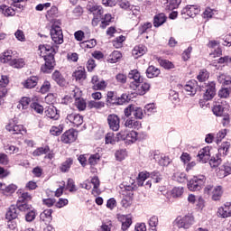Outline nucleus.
Returning <instances> with one entry per match:
<instances>
[{
    "instance_id": "obj_1",
    "label": "nucleus",
    "mask_w": 231,
    "mask_h": 231,
    "mask_svg": "<svg viewBox=\"0 0 231 231\" xmlns=\"http://www.w3.org/2000/svg\"><path fill=\"white\" fill-rule=\"evenodd\" d=\"M40 57H42L45 60V64L41 67L42 73H51L55 68V58L54 55L57 53V47H53L49 44L40 45Z\"/></svg>"
},
{
    "instance_id": "obj_2",
    "label": "nucleus",
    "mask_w": 231,
    "mask_h": 231,
    "mask_svg": "<svg viewBox=\"0 0 231 231\" xmlns=\"http://www.w3.org/2000/svg\"><path fill=\"white\" fill-rule=\"evenodd\" d=\"M128 79L131 81V88L136 91L137 95H145L149 89H151V84L147 82H142V76L138 70H131L128 74Z\"/></svg>"
},
{
    "instance_id": "obj_3",
    "label": "nucleus",
    "mask_w": 231,
    "mask_h": 231,
    "mask_svg": "<svg viewBox=\"0 0 231 231\" xmlns=\"http://www.w3.org/2000/svg\"><path fill=\"white\" fill-rule=\"evenodd\" d=\"M229 149L230 143H223L221 146L218 148V152L216 154V156L209 160L210 167H219V165H221V162H223V159L228 154Z\"/></svg>"
},
{
    "instance_id": "obj_4",
    "label": "nucleus",
    "mask_w": 231,
    "mask_h": 231,
    "mask_svg": "<svg viewBox=\"0 0 231 231\" xmlns=\"http://www.w3.org/2000/svg\"><path fill=\"white\" fill-rule=\"evenodd\" d=\"M60 24V20H57L53 23L51 28V37L54 44H62V42H64V34H62Z\"/></svg>"
},
{
    "instance_id": "obj_5",
    "label": "nucleus",
    "mask_w": 231,
    "mask_h": 231,
    "mask_svg": "<svg viewBox=\"0 0 231 231\" xmlns=\"http://www.w3.org/2000/svg\"><path fill=\"white\" fill-rule=\"evenodd\" d=\"M196 223V220L194 219V216L191 214H188L185 216H179L174 221V224L179 228H183L184 230H189L192 225Z\"/></svg>"
},
{
    "instance_id": "obj_6",
    "label": "nucleus",
    "mask_w": 231,
    "mask_h": 231,
    "mask_svg": "<svg viewBox=\"0 0 231 231\" xmlns=\"http://www.w3.org/2000/svg\"><path fill=\"white\" fill-rule=\"evenodd\" d=\"M207 183V177L204 175H198L194 176L189 182H188V189L191 192H196L197 190H201L203 187Z\"/></svg>"
},
{
    "instance_id": "obj_7",
    "label": "nucleus",
    "mask_w": 231,
    "mask_h": 231,
    "mask_svg": "<svg viewBox=\"0 0 231 231\" xmlns=\"http://www.w3.org/2000/svg\"><path fill=\"white\" fill-rule=\"evenodd\" d=\"M70 97H73L75 98V106L78 107L79 111H84L87 107L86 105V100L82 98V91H80V88H75L71 94Z\"/></svg>"
},
{
    "instance_id": "obj_8",
    "label": "nucleus",
    "mask_w": 231,
    "mask_h": 231,
    "mask_svg": "<svg viewBox=\"0 0 231 231\" xmlns=\"http://www.w3.org/2000/svg\"><path fill=\"white\" fill-rule=\"evenodd\" d=\"M91 185H93V189H92L93 196H98V194H99L98 188L100 187V180H98V177H93L90 181L85 180L81 184V187H82V189L90 190Z\"/></svg>"
},
{
    "instance_id": "obj_9",
    "label": "nucleus",
    "mask_w": 231,
    "mask_h": 231,
    "mask_svg": "<svg viewBox=\"0 0 231 231\" xmlns=\"http://www.w3.org/2000/svg\"><path fill=\"white\" fill-rule=\"evenodd\" d=\"M134 116L136 120H142L143 118V110L142 107H138L134 105H130L126 108H125V116Z\"/></svg>"
},
{
    "instance_id": "obj_10",
    "label": "nucleus",
    "mask_w": 231,
    "mask_h": 231,
    "mask_svg": "<svg viewBox=\"0 0 231 231\" xmlns=\"http://www.w3.org/2000/svg\"><path fill=\"white\" fill-rule=\"evenodd\" d=\"M117 140H123L125 143H134L138 140V133L135 131L127 132H119L117 134Z\"/></svg>"
},
{
    "instance_id": "obj_11",
    "label": "nucleus",
    "mask_w": 231,
    "mask_h": 231,
    "mask_svg": "<svg viewBox=\"0 0 231 231\" xmlns=\"http://www.w3.org/2000/svg\"><path fill=\"white\" fill-rule=\"evenodd\" d=\"M6 131L11 133V134H26V129L23 125H17L15 121L11 120L5 126Z\"/></svg>"
},
{
    "instance_id": "obj_12",
    "label": "nucleus",
    "mask_w": 231,
    "mask_h": 231,
    "mask_svg": "<svg viewBox=\"0 0 231 231\" xmlns=\"http://www.w3.org/2000/svg\"><path fill=\"white\" fill-rule=\"evenodd\" d=\"M77 136H79V133L75 129H69L61 135V142L63 143H73L77 140Z\"/></svg>"
},
{
    "instance_id": "obj_13",
    "label": "nucleus",
    "mask_w": 231,
    "mask_h": 231,
    "mask_svg": "<svg viewBox=\"0 0 231 231\" xmlns=\"http://www.w3.org/2000/svg\"><path fill=\"white\" fill-rule=\"evenodd\" d=\"M107 124L111 131H118L120 129V117L116 114H110L107 116Z\"/></svg>"
},
{
    "instance_id": "obj_14",
    "label": "nucleus",
    "mask_w": 231,
    "mask_h": 231,
    "mask_svg": "<svg viewBox=\"0 0 231 231\" xmlns=\"http://www.w3.org/2000/svg\"><path fill=\"white\" fill-rule=\"evenodd\" d=\"M66 120L69 122V124H72L73 127H79L84 123V117L79 114H69Z\"/></svg>"
},
{
    "instance_id": "obj_15",
    "label": "nucleus",
    "mask_w": 231,
    "mask_h": 231,
    "mask_svg": "<svg viewBox=\"0 0 231 231\" xmlns=\"http://www.w3.org/2000/svg\"><path fill=\"white\" fill-rule=\"evenodd\" d=\"M197 158L200 163H207L210 160V147L206 146L199 151Z\"/></svg>"
},
{
    "instance_id": "obj_16",
    "label": "nucleus",
    "mask_w": 231,
    "mask_h": 231,
    "mask_svg": "<svg viewBox=\"0 0 231 231\" xmlns=\"http://www.w3.org/2000/svg\"><path fill=\"white\" fill-rule=\"evenodd\" d=\"M214 97H216V83L210 82L206 86L203 98L204 100H212Z\"/></svg>"
},
{
    "instance_id": "obj_17",
    "label": "nucleus",
    "mask_w": 231,
    "mask_h": 231,
    "mask_svg": "<svg viewBox=\"0 0 231 231\" xmlns=\"http://www.w3.org/2000/svg\"><path fill=\"white\" fill-rule=\"evenodd\" d=\"M217 216L219 217H231V202H226L222 207L218 208Z\"/></svg>"
},
{
    "instance_id": "obj_18",
    "label": "nucleus",
    "mask_w": 231,
    "mask_h": 231,
    "mask_svg": "<svg viewBox=\"0 0 231 231\" xmlns=\"http://www.w3.org/2000/svg\"><path fill=\"white\" fill-rule=\"evenodd\" d=\"M184 91H186L187 95H189V97H194V95L198 91V81H188L187 84L184 86Z\"/></svg>"
},
{
    "instance_id": "obj_19",
    "label": "nucleus",
    "mask_w": 231,
    "mask_h": 231,
    "mask_svg": "<svg viewBox=\"0 0 231 231\" xmlns=\"http://www.w3.org/2000/svg\"><path fill=\"white\" fill-rule=\"evenodd\" d=\"M227 109L228 106L226 105V101H222L221 103H216L212 111L216 116H223V113Z\"/></svg>"
},
{
    "instance_id": "obj_20",
    "label": "nucleus",
    "mask_w": 231,
    "mask_h": 231,
    "mask_svg": "<svg viewBox=\"0 0 231 231\" xmlns=\"http://www.w3.org/2000/svg\"><path fill=\"white\" fill-rule=\"evenodd\" d=\"M117 218L122 223V230H127L133 225V217L131 215H118Z\"/></svg>"
},
{
    "instance_id": "obj_21",
    "label": "nucleus",
    "mask_w": 231,
    "mask_h": 231,
    "mask_svg": "<svg viewBox=\"0 0 231 231\" xmlns=\"http://www.w3.org/2000/svg\"><path fill=\"white\" fill-rule=\"evenodd\" d=\"M200 10L196 5H187L182 9V15H188V17H196L199 14Z\"/></svg>"
},
{
    "instance_id": "obj_22",
    "label": "nucleus",
    "mask_w": 231,
    "mask_h": 231,
    "mask_svg": "<svg viewBox=\"0 0 231 231\" xmlns=\"http://www.w3.org/2000/svg\"><path fill=\"white\" fill-rule=\"evenodd\" d=\"M14 59V51L12 50H7L0 54V62L2 64H8L12 62Z\"/></svg>"
},
{
    "instance_id": "obj_23",
    "label": "nucleus",
    "mask_w": 231,
    "mask_h": 231,
    "mask_svg": "<svg viewBox=\"0 0 231 231\" xmlns=\"http://www.w3.org/2000/svg\"><path fill=\"white\" fill-rule=\"evenodd\" d=\"M87 9L88 12L93 14L96 17H100L102 14H104V9L100 5H93V4H88L87 5Z\"/></svg>"
},
{
    "instance_id": "obj_24",
    "label": "nucleus",
    "mask_w": 231,
    "mask_h": 231,
    "mask_svg": "<svg viewBox=\"0 0 231 231\" xmlns=\"http://www.w3.org/2000/svg\"><path fill=\"white\" fill-rule=\"evenodd\" d=\"M125 126L127 129H140L142 127V123L140 121L131 117L125 120Z\"/></svg>"
},
{
    "instance_id": "obj_25",
    "label": "nucleus",
    "mask_w": 231,
    "mask_h": 231,
    "mask_svg": "<svg viewBox=\"0 0 231 231\" xmlns=\"http://www.w3.org/2000/svg\"><path fill=\"white\" fill-rule=\"evenodd\" d=\"M147 53V47L144 45H137L134 48L132 51V55L138 59L139 57H143V55H145Z\"/></svg>"
},
{
    "instance_id": "obj_26",
    "label": "nucleus",
    "mask_w": 231,
    "mask_h": 231,
    "mask_svg": "<svg viewBox=\"0 0 231 231\" xmlns=\"http://www.w3.org/2000/svg\"><path fill=\"white\" fill-rule=\"evenodd\" d=\"M45 116L47 118H51V120H59V112L57 111V107L51 106L45 110Z\"/></svg>"
},
{
    "instance_id": "obj_27",
    "label": "nucleus",
    "mask_w": 231,
    "mask_h": 231,
    "mask_svg": "<svg viewBox=\"0 0 231 231\" xmlns=\"http://www.w3.org/2000/svg\"><path fill=\"white\" fill-rule=\"evenodd\" d=\"M39 82V78L32 76L28 78L23 83V88H26V89H33L35 86H37Z\"/></svg>"
},
{
    "instance_id": "obj_28",
    "label": "nucleus",
    "mask_w": 231,
    "mask_h": 231,
    "mask_svg": "<svg viewBox=\"0 0 231 231\" xmlns=\"http://www.w3.org/2000/svg\"><path fill=\"white\" fill-rule=\"evenodd\" d=\"M18 210L19 209L14 205L11 206L5 214V218L8 219V221L17 219V216L19 215Z\"/></svg>"
},
{
    "instance_id": "obj_29",
    "label": "nucleus",
    "mask_w": 231,
    "mask_h": 231,
    "mask_svg": "<svg viewBox=\"0 0 231 231\" xmlns=\"http://www.w3.org/2000/svg\"><path fill=\"white\" fill-rule=\"evenodd\" d=\"M26 65V61H24V59L23 58H18V59H14L10 61L9 66L11 68H14L16 69H21V68H24Z\"/></svg>"
},
{
    "instance_id": "obj_30",
    "label": "nucleus",
    "mask_w": 231,
    "mask_h": 231,
    "mask_svg": "<svg viewBox=\"0 0 231 231\" xmlns=\"http://www.w3.org/2000/svg\"><path fill=\"white\" fill-rule=\"evenodd\" d=\"M165 21H167V16H165V14H159L153 18V26L155 28H160V26L164 24Z\"/></svg>"
},
{
    "instance_id": "obj_31",
    "label": "nucleus",
    "mask_w": 231,
    "mask_h": 231,
    "mask_svg": "<svg viewBox=\"0 0 231 231\" xmlns=\"http://www.w3.org/2000/svg\"><path fill=\"white\" fill-rule=\"evenodd\" d=\"M154 159L158 160V163L162 167H167L171 164V162H172L167 155H154Z\"/></svg>"
},
{
    "instance_id": "obj_32",
    "label": "nucleus",
    "mask_w": 231,
    "mask_h": 231,
    "mask_svg": "<svg viewBox=\"0 0 231 231\" xmlns=\"http://www.w3.org/2000/svg\"><path fill=\"white\" fill-rule=\"evenodd\" d=\"M230 174H231V162H226L221 167L220 171H218V176H220V178H225Z\"/></svg>"
},
{
    "instance_id": "obj_33",
    "label": "nucleus",
    "mask_w": 231,
    "mask_h": 231,
    "mask_svg": "<svg viewBox=\"0 0 231 231\" xmlns=\"http://www.w3.org/2000/svg\"><path fill=\"white\" fill-rule=\"evenodd\" d=\"M52 80L57 82L59 86H66V79H64V77H62V74H60V72H59L58 70H55L52 73Z\"/></svg>"
},
{
    "instance_id": "obj_34",
    "label": "nucleus",
    "mask_w": 231,
    "mask_h": 231,
    "mask_svg": "<svg viewBox=\"0 0 231 231\" xmlns=\"http://www.w3.org/2000/svg\"><path fill=\"white\" fill-rule=\"evenodd\" d=\"M211 194L213 201H219L221 196H223V188L221 186H215Z\"/></svg>"
},
{
    "instance_id": "obj_35",
    "label": "nucleus",
    "mask_w": 231,
    "mask_h": 231,
    "mask_svg": "<svg viewBox=\"0 0 231 231\" xmlns=\"http://www.w3.org/2000/svg\"><path fill=\"white\" fill-rule=\"evenodd\" d=\"M0 10L5 17H14L15 15V10L8 5H1Z\"/></svg>"
},
{
    "instance_id": "obj_36",
    "label": "nucleus",
    "mask_w": 231,
    "mask_h": 231,
    "mask_svg": "<svg viewBox=\"0 0 231 231\" xmlns=\"http://www.w3.org/2000/svg\"><path fill=\"white\" fill-rule=\"evenodd\" d=\"M121 140H118V134H116V136H115V133L110 132L107 133L106 134L105 137V142L106 144H111V145H115V143H116V142H120Z\"/></svg>"
},
{
    "instance_id": "obj_37",
    "label": "nucleus",
    "mask_w": 231,
    "mask_h": 231,
    "mask_svg": "<svg viewBox=\"0 0 231 231\" xmlns=\"http://www.w3.org/2000/svg\"><path fill=\"white\" fill-rule=\"evenodd\" d=\"M158 75H160V70L154 66H150L146 69V77H148V79H154V77H158Z\"/></svg>"
},
{
    "instance_id": "obj_38",
    "label": "nucleus",
    "mask_w": 231,
    "mask_h": 231,
    "mask_svg": "<svg viewBox=\"0 0 231 231\" xmlns=\"http://www.w3.org/2000/svg\"><path fill=\"white\" fill-rule=\"evenodd\" d=\"M148 178H151V173L147 171L140 172L137 177L138 187H143V181H145V180H147Z\"/></svg>"
},
{
    "instance_id": "obj_39",
    "label": "nucleus",
    "mask_w": 231,
    "mask_h": 231,
    "mask_svg": "<svg viewBox=\"0 0 231 231\" xmlns=\"http://www.w3.org/2000/svg\"><path fill=\"white\" fill-rule=\"evenodd\" d=\"M122 59V53L118 51H114L109 56L107 60L111 64H116V62H118V60Z\"/></svg>"
},
{
    "instance_id": "obj_40",
    "label": "nucleus",
    "mask_w": 231,
    "mask_h": 231,
    "mask_svg": "<svg viewBox=\"0 0 231 231\" xmlns=\"http://www.w3.org/2000/svg\"><path fill=\"white\" fill-rule=\"evenodd\" d=\"M174 181H178V183H185L187 181V173L177 171L173 174Z\"/></svg>"
},
{
    "instance_id": "obj_41",
    "label": "nucleus",
    "mask_w": 231,
    "mask_h": 231,
    "mask_svg": "<svg viewBox=\"0 0 231 231\" xmlns=\"http://www.w3.org/2000/svg\"><path fill=\"white\" fill-rule=\"evenodd\" d=\"M18 201L28 203V201H32V196L28 192L19 190Z\"/></svg>"
},
{
    "instance_id": "obj_42",
    "label": "nucleus",
    "mask_w": 231,
    "mask_h": 231,
    "mask_svg": "<svg viewBox=\"0 0 231 231\" xmlns=\"http://www.w3.org/2000/svg\"><path fill=\"white\" fill-rule=\"evenodd\" d=\"M158 62L162 68H164V69H174V63L170 61L169 60H163L162 58H159Z\"/></svg>"
},
{
    "instance_id": "obj_43",
    "label": "nucleus",
    "mask_w": 231,
    "mask_h": 231,
    "mask_svg": "<svg viewBox=\"0 0 231 231\" xmlns=\"http://www.w3.org/2000/svg\"><path fill=\"white\" fill-rule=\"evenodd\" d=\"M217 80L222 86H231V77L226 74H220L217 76Z\"/></svg>"
},
{
    "instance_id": "obj_44",
    "label": "nucleus",
    "mask_w": 231,
    "mask_h": 231,
    "mask_svg": "<svg viewBox=\"0 0 231 231\" xmlns=\"http://www.w3.org/2000/svg\"><path fill=\"white\" fill-rule=\"evenodd\" d=\"M71 165H73V159L69 158L61 163L60 170L61 172H69V169H71Z\"/></svg>"
},
{
    "instance_id": "obj_45",
    "label": "nucleus",
    "mask_w": 231,
    "mask_h": 231,
    "mask_svg": "<svg viewBox=\"0 0 231 231\" xmlns=\"http://www.w3.org/2000/svg\"><path fill=\"white\" fill-rule=\"evenodd\" d=\"M64 131V125H59L58 126H51L50 129V134L52 136H60Z\"/></svg>"
},
{
    "instance_id": "obj_46",
    "label": "nucleus",
    "mask_w": 231,
    "mask_h": 231,
    "mask_svg": "<svg viewBox=\"0 0 231 231\" xmlns=\"http://www.w3.org/2000/svg\"><path fill=\"white\" fill-rule=\"evenodd\" d=\"M51 209H45L42 213H41L40 219L45 223H50V221H51Z\"/></svg>"
},
{
    "instance_id": "obj_47",
    "label": "nucleus",
    "mask_w": 231,
    "mask_h": 231,
    "mask_svg": "<svg viewBox=\"0 0 231 231\" xmlns=\"http://www.w3.org/2000/svg\"><path fill=\"white\" fill-rule=\"evenodd\" d=\"M88 106L89 109H102L103 107H106V103L102 101L91 100L88 102Z\"/></svg>"
},
{
    "instance_id": "obj_48",
    "label": "nucleus",
    "mask_w": 231,
    "mask_h": 231,
    "mask_svg": "<svg viewBox=\"0 0 231 231\" xmlns=\"http://www.w3.org/2000/svg\"><path fill=\"white\" fill-rule=\"evenodd\" d=\"M115 156L117 162H124V160L127 158V150L125 149L117 150L115 153Z\"/></svg>"
},
{
    "instance_id": "obj_49",
    "label": "nucleus",
    "mask_w": 231,
    "mask_h": 231,
    "mask_svg": "<svg viewBox=\"0 0 231 231\" xmlns=\"http://www.w3.org/2000/svg\"><path fill=\"white\" fill-rule=\"evenodd\" d=\"M111 21H113V17L110 14H105V16L101 20L100 28H107L109 26Z\"/></svg>"
},
{
    "instance_id": "obj_50",
    "label": "nucleus",
    "mask_w": 231,
    "mask_h": 231,
    "mask_svg": "<svg viewBox=\"0 0 231 231\" xmlns=\"http://www.w3.org/2000/svg\"><path fill=\"white\" fill-rule=\"evenodd\" d=\"M163 5H166V6H169V8H171V10H174L180 6L181 4V0H168L163 1Z\"/></svg>"
},
{
    "instance_id": "obj_51",
    "label": "nucleus",
    "mask_w": 231,
    "mask_h": 231,
    "mask_svg": "<svg viewBox=\"0 0 231 231\" xmlns=\"http://www.w3.org/2000/svg\"><path fill=\"white\" fill-rule=\"evenodd\" d=\"M95 46H97V40L95 39L85 41L80 43V48H83L84 50H86V48H95Z\"/></svg>"
},
{
    "instance_id": "obj_52",
    "label": "nucleus",
    "mask_w": 231,
    "mask_h": 231,
    "mask_svg": "<svg viewBox=\"0 0 231 231\" xmlns=\"http://www.w3.org/2000/svg\"><path fill=\"white\" fill-rule=\"evenodd\" d=\"M48 152H50L49 146L40 147L33 151L32 155L33 156H42V154H48Z\"/></svg>"
},
{
    "instance_id": "obj_53",
    "label": "nucleus",
    "mask_w": 231,
    "mask_h": 231,
    "mask_svg": "<svg viewBox=\"0 0 231 231\" xmlns=\"http://www.w3.org/2000/svg\"><path fill=\"white\" fill-rule=\"evenodd\" d=\"M151 28H152V23L146 22L143 24H141L139 26V33L140 35H143V33H147L149 32V30H151Z\"/></svg>"
},
{
    "instance_id": "obj_54",
    "label": "nucleus",
    "mask_w": 231,
    "mask_h": 231,
    "mask_svg": "<svg viewBox=\"0 0 231 231\" xmlns=\"http://www.w3.org/2000/svg\"><path fill=\"white\" fill-rule=\"evenodd\" d=\"M16 208L21 210V212H26V210H30V208H32V205H29L26 202L17 201Z\"/></svg>"
},
{
    "instance_id": "obj_55",
    "label": "nucleus",
    "mask_w": 231,
    "mask_h": 231,
    "mask_svg": "<svg viewBox=\"0 0 231 231\" xmlns=\"http://www.w3.org/2000/svg\"><path fill=\"white\" fill-rule=\"evenodd\" d=\"M30 98L29 97H23L18 104V109H28V106H30Z\"/></svg>"
},
{
    "instance_id": "obj_56",
    "label": "nucleus",
    "mask_w": 231,
    "mask_h": 231,
    "mask_svg": "<svg viewBox=\"0 0 231 231\" xmlns=\"http://www.w3.org/2000/svg\"><path fill=\"white\" fill-rule=\"evenodd\" d=\"M199 82H205L208 79V72L207 69H202L199 71V75L197 76Z\"/></svg>"
},
{
    "instance_id": "obj_57",
    "label": "nucleus",
    "mask_w": 231,
    "mask_h": 231,
    "mask_svg": "<svg viewBox=\"0 0 231 231\" xmlns=\"http://www.w3.org/2000/svg\"><path fill=\"white\" fill-rule=\"evenodd\" d=\"M183 188L182 187H178V188H173L171 190V196L172 198H181L183 196Z\"/></svg>"
},
{
    "instance_id": "obj_58",
    "label": "nucleus",
    "mask_w": 231,
    "mask_h": 231,
    "mask_svg": "<svg viewBox=\"0 0 231 231\" xmlns=\"http://www.w3.org/2000/svg\"><path fill=\"white\" fill-rule=\"evenodd\" d=\"M125 41V36H119L115 41H113V46L116 48H122L124 46V42Z\"/></svg>"
},
{
    "instance_id": "obj_59",
    "label": "nucleus",
    "mask_w": 231,
    "mask_h": 231,
    "mask_svg": "<svg viewBox=\"0 0 231 231\" xmlns=\"http://www.w3.org/2000/svg\"><path fill=\"white\" fill-rule=\"evenodd\" d=\"M76 80H84L86 79V71L84 69H78L74 72Z\"/></svg>"
},
{
    "instance_id": "obj_60",
    "label": "nucleus",
    "mask_w": 231,
    "mask_h": 231,
    "mask_svg": "<svg viewBox=\"0 0 231 231\" xmlns=\"http://www.w3.org/2000/svg\"><path fill=\"white\" fill-rule=\"evenodd\" d=\"M31 108L35 113H38V115H42V113H44V107L42 106L39 105L38 103H32L31 105Z\"/></svg>"
},
{
    "instance_id": "obj_61",
    "label": "nucleus",
    "mask_w": 231,
    "mask_h": 231,
    "mask_svg": "<svg viewBox=\"0 0 231 231\" xmlns=\"http://www.w3.org/2000/svg\"><path fill=\"white\" fill-rule=\"evenodd\" d=\"M98 162H100V154L95 153V154L90 155V157L88 159V163L90 165H97V163H98Z\"/></svg>"
},
{
    "instance_id": "obj_62",
    "label": "nucleus",
    "mask_w": 231,
    "mask_h": 231,
    "mask_svg": "<svg viewBox=\"0 0 231 231\" xmlns=\"http://www.w3.org/2000/svg\"><path fill=\"white\" fill-rule=\"evenodd\" d=\"M150 177L152 178L153 183H160V181H162V174H160V172L158 171H153L150 173Z\"/></svg>"
},
{
    "instance_id": "obj_63",
    "label": "nucleus",
    "mask_w": 231,
    "mask_h": 231,
    "mask_svg": "<svg viewBox=\"0 0 231 231\" xmlns=\"http://www.w3.org/2000/svg\"><path fill=\"white\" fill-rule=\"evenodd\" d=\"M225 136H226V129L220 130L216 135V143H220Z\"/></svg>"
},
{
    "instance_id": "obj_64",
    "label": "nucleus",
    "mask_w": 231,
    "mask_h": 231,
    "mask_svg": "<svg viewBox=\"0 0 231 231\" xmlns=\"http://www.w3.org/2000/svg\"><path fill=\"white\" fill-rule=\"evenodd\" d=\"M149 225L152 231H156V227L158 226V217L153 216L149 219Z\"/></svg>"
}]
</instances>
